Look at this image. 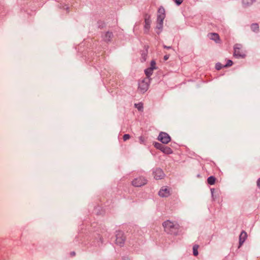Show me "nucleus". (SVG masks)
<instances>
[{
	"mask_svg": "<svg viewBox=\"0 0 260 260\" xmlns=\"http://www.w3.org/2000/svg\"><path fill=\"white\" fill-rule=\"evenodd\" d=\"M162 226L166 233L173 235H177L180 228L177 222L169 220L164 221L162 223Z\"/></svg>",
	"mask_w": 260,
	"mask_h": 260,
	"instance_id": "1",
	"label": "nucleus"
},
{
	"mask_svg": "<svg viewBox=\"0 0 260 260\" xmlns=\"http://www.w3.org/2000/svg\"><path fill=\"white\" fill-rule=\"evenodd\" d=\"M149 81L150 79L145 78L139 82L138 89L141 92L144 93L148 90Z\"/></svg>",
	"mask_w": 260,
	"mask_h": 260,
	"instance_id": "2",
	"label": "nucleus"
},
{
	"mask_svg": "<svg viewBox=\"0 0 260 260\" xmlns=\"http://www.w3.org/2000/svg\"><path fill=\"white\" fill-rule=\"evenodd\" d=\"M147 180L143 177L135 178L132 182V184L135 187H141L147 183Z\"/></svg>",
	"mask_w": 260,
	"mask_h": 260,
	"instance_id": "3",
	"label": "nucleus"
},
{
	"mask_svg": "<svg viewBox=\"0 0 260 260\" xmlns=\"http://www.w3.org/2000/svg\"><path fill=\"white\" fill-rule=\"evenodd\" d=\"M116 243L120 246H122L125 241V237L124 233L121 231H118L116 235Z\"/></svg>",
	"mask_w": 260,
	"mask_h": 260,
	"instance_id": "4",
	"label": "nucleus"
},
{
	"mask_svg": "<svg viewBox=\"0 0 260 260\" xmlns=\"http://www.w3.org/2000/svg\"><path fill=\"white\" fill-rule=\"evenodd\" d=\"M171 188L167 186H162L158 192V195L161 198H167L171 194Z\"/></svg>",
	"mask_w": 260,
	"mask_h": 260,
	"instance_id": "5",
	"label": "nucleus"
},
{
	"mask_svg": "<svg viewBox=\"0 0 260 260\" xmlns=\"http://www.w3.org/2000/svg\"><path fill=\"white\" fill-rule=\"evenodd\" d=\"M165 16V9L162 7L159 8L158 10L157 24H163V21Z\"/></svg>",
	"mask_w": 260,
	"mask_h": 260,
	"instance_id": "6",
	"label": "nucleus"
},
{
	"mask_svg": "<svg viewBox=\"0 0 260 260\" xmlns=\"http://www.w3.org/2000/svg\"><path fill=\"white\" fill-rule=\"evenodd\" d=\"M158 140L162 143L168 144L171 141V138L168 134L161 132L158 137Z\"/></svg>",
	"mask_w": 260,
	"mask_h": 260,
	"instance_id": "7",
	"label": "nucleus"
},
{
	"mask_svg": "<svg viewBox=\"0 0 260 260\" xmlns=\"http://www.w3.org/2000/svg\"><path fill=\"white\" fill-rule=\"evenodd\" d=\"M155 65L156 63L155 61L152 60L150 63V67L145 70V73L147 77V78L148 79V78L152 75L153 70L156 69Z\"/></svg>",
	"mask_w": 260,
	"mask_h": 260,
	"instance_id": "8",
	"label": "nucleus"
},
{
	"mask_svg": "<svg viewBox=\"0 0 260 260\" xmlns=\"http://www.w3.org/2000/svg\"><path fill=\"white\" fill-rule=\"evenodd\" d=\"M154 178L156 180L161 179L165 177V174L160 169H156L153 172Z\"/></svg>",
	"mask_w": 260,
	"mask_h": 260,
	"instance_id": "9",
	"label": "nucleus"
},
{
	"mask_svg": "<svg viewBox=\"0 0 260 260\" xmlns=\"http://www.w3.org/2000/svg\"><path fill=\"white\" fill-rule=\"evenodd\" d=\"M234 56L237 57H244L245 53L241 50L240 45H236L234 47Z\"/></svg>",
	"mask_w": 260,
	"mask_h": 260,
	"instance_id": "10",
	"label": "nucleus"
},
{
	"mask_svg": "<svg viewBox=\"0 0 260 260\" xmlns=\"http://www.w3.org/2000/svg\"><path fill=\"white\" fill-rule=\"evenodd\" d=\"M113 37L111 32L107 31L103 36V39L105 42H108L111 41Z\"/></svg>",
	"mask_w": 260,
	"mask_h": 260,
	"instance_id": "11",
	"label": "nucleus"
},
{
	"mask_svg": "<svg viewBox=\"0 0 260 260\" xmlns=\"http://www.w3.org/2000/svg\"><path fill=\"white\" fill-rule=\"evenodd\" d=\"M208 36L211 40H214L216 43L219 42V36L217 34L210 33L208 34Z\"/></svg>",
	"mask_w": 260,
	"mask_h": 260,
	"instance_id": "12",
	"label": "nucleus"
},
{
	"mask_svg": "<svg viewBox=\"0 0 260 260\" xmlns=\"http://www.w3.org/2000/svg\"><path fill=\"white\" fill-rule=\"evenodd\" d=\"M246 238H247V233L245 231L242 232L239 236L240 246L242 245V244L244 243V242L245 241Z\"/></svg>",
	"mask_w": 260,
	"mask_h": 260,
	"instance_id": "13",
	"label": "nucleus"
},
{
	"mask_svg": "<svg viewBox=\"0 0 260 260\" xmlns=\"http://www.w3.org/2000/svg\"><path fill=\"white\" fill-rule=\"evenodd\" d=\"M145 26H144V27H145V29L146 30H148L150 27V24H151V21L150 20V16H148L147 17H146L145 19Z\"/></svg>",
	"mask_w": 260,
	"mask_h": 260,
	"instance_id": "14",
	"label": "nucleus"
},
{
	"mask_svg": "<svg viewBox=\"0 0 260 260\" xmlns=\"http://www.w3.org/2000/svg\"><path fill=\"white\" fill-rule=\"evenodd\" d=\"M161 151L166 154H170L173 153L172 150L169 147L164 146Z\"/></svg>",
	"mask_w": 260,
	"mask_h": 260,
	"instance_id": "15",
	"label": "nucleus"
},
{
	"mask_svg": "<svg viewBox=\"0 0 260 260\" xmlns=\"http://www.w3.org/2000/svg\"><path fill=\"white\" fill-rule=\"evenodd\" d=\"M251 30L255 32H257L259 31V26L257 23H253L251 25Z\"/></svg>",
	"mask_w": 260,
	"mask_h": 260,
	"instance_id": "16",
	"label": "nucleus"
},
{
	"mask_svg": "<svg viewBox=\"0 0 260 260\" xmlns=\"http://www.w3.org/2000/svg\"><path fill=\"white\" fill-rule=\"evenodd\" d=\"M255 0H243V4L245 6H249L253 4Z\"/></svg>",
	"mask_w": 260,
	"mask_h": 260,
	"instance_id": "17",
	"label": "nucleus"
},
{
	"mask_svg": "<svg viewBox=\"0 0 260 260\" xmlns=\"http://www.w3.org/2000/svg\"><path fill=\"white\" fill-rule=\"evenodd\" d=\"M208 183L210 185H213L215 183V178L213 176H210L208 178Z\"/></svg>",
	"mask_w": 260,
	"mask_h": 260,
	"instance_id": "18",
	"label": "nucleus"
},
{
	"mask_svg": "<svg viewBox=\"0 0 260 260\" xmlns=\"http://www.w3.org/2000/svg\"><path fill=\"white\" fill-rule=\"evenodd\" d=\"M154 147L156 148V149H158L160 150H162L164 146L165 145H163L162 144L159 143H157V142H155L154 144Z\"/></svg>",
	"mask_w": 260,
	"mask_h": 260,
	"instance_id": "19",
	"label": "nucleus"
},
{
	"mask_svg": "<svg viewBox=\"0 0 260 260\" xmlns=\"http://www.w3.org/2000/svg\"><path fill=\"white\" fill-rule=\"evenodd\" d=\"M198 248H199V246L197 245L193 246V255L194 256H197L198 254Z\"/></svg>",
	"mask_w": 260,
	"mask_h": 260,
	"instance_id": "20",
	"label": "nucleus"
},
{
	"mask_svg": "<svg viewBox=\"0 0 260 260\" xmlns=\"http://www.w3.org/2000/svg\"><path fill=\"white\" fill-rule=\"evenodd\" d=\"M135 107L137 108L139 111H141L143 109V106L142 104H135Z\"/></svg>",
	"mask_w": 260,
	"mask_h": 260,
	"instance_id": "21",
	"label": "nucleus"
},
{
	"mask_svg": "<svg viewBox=\"0 0 260 260\" xmlns=\"http://www.w3.org/2000/svg\"><path fill=\"white\" fill-rule=\"evenodd\" d=\"M131 138V136L129 134H125L123 136V139L124 141L128 140Z\"/></svg>",
	"mask_w": 260,
	"mask_h": 260,
	"instance_id": "22",
	"label": "nucleus"
},
{
	"mask_svg": "<svg viewBox=\"0 0 260 260\" xmlns=\"http://www.w3.org/2000/svg\"><path fill=\"white\" fill-rule=\"evenodd\" d=\"M233 62L231 60H228L227 63L224 66V67H230L232 65Z\"/></svg>",
	"mask_w": 260,
	"mask_h": 260,
	"instance_id": "23",
	"label": "nucleus"
},
{
	"mask_svg": "<svg viewBox=\"0 0 260 260\" xmlns=\"http://www.w3.org/2000/svg\"><path fill=\"white\" fill-rule=\"evenodd\" d=\"M222 68V66L221 63H218L216 64V69L217 70H220Z\"/></svg>",
	"mask_w": 260,
	"mask_h": 260,
	"instance_id": "24",
	"label": "nucleus"
},
{
	"mask_svg": "<svg viewBox=\"0 0 260 260\" xmlns=\"http://www.w3.org/2000/svg\"><path fill=\"white\" fill-rule=\"evenodd\" d=\"M163 27V24H157L156 28L161 30Z\"/></svg>",
	"mask_w": 260,
	"mask_h": 260,
	"instance_id": "25",
	"label": "nucleus"
},
{
	"mask_svg": "<svg viewBox=\"0 0 260 260\" xmlns=\"http://www.w3.org/2000/svg\"><path fill=\"white\" fill-rule=\"evenodd\" d=\"M139 140H140V143L142 144L144 142V140H144V138L142 137V136H141V137H139Z\"/></svg>",
	"mask_w": 260,
	"mask_h": 260,
	"instance_id": "26",
	"label": "nucleus"
},
{
	"mask_svg": "<svg viewBox=\"0 0 260 260\" xmlns=\"http://www.w3.org/2000/svg\"><path fill=\"white\" fill-rule=\"evenodd\" d=\"M182 2H183V0H175V3L178 5H180Z\"/></svg>",
	"mask_w": 260,
	"mask_h": 260,
	"instance_id": "27",
	"label": "nucleus"
},
{
	"mask_svg": "<svg viewBox=\"0 0 260 260\" xmlns=\"http://www.w3.org/2000/svg\"><path fill=\"white\" fill-rule=\"evenodd\" d=\"M256 183L258 187L260 189V178L257 180Z\"/></svg>",
	"mask_w": 260,
	"mask_h": 260,
	"instance_id": "28",
	"label": "nucleus"
},
{
	"mask_svg": "<svg viewBox=\"0 0 260 260\" xmlns=\"http://www.w3.org/2000/svg\"><path fill=\"white\" fill-rule=\"evenodd\" d=\"M169 58V55H166L164 57V59L165 60H167Z\"/></svg>",
	"mask_w": 260,
	"mask_h": 260,
	"instance_id": "29",
	"label": "nucleus"
},
{
	"mask_svg": "<svg viewBox=\"0 0 260 260\" xmlns=\"http://www.w3.org/2000/svg\"><path fill=\"white\" fill-rule=\"evenodd\" d=\"M164 47L165 48H166V49H170V48H171V47H170V46H166V45H164Z\"/></svg>",
	"mask_w": 260,
	"mask_h": 260,
	"instance_id": "30",
	"label": "nucleus"
},
{
	"mask_svg": "<svg viewBox=\"0 0 260 260\" xmlns=\"http://www.w3.org/2000/svg\"><path fill=\"white\" fill-rule=\"evenodd\" d=\"M65 6H66V7H63V8H64V9H66L67 10H68V11L69 7H68V6H66V5Z\"/></svg>",
	"mask_w": 260,
	"mask_h": 260,
	"instance_id": "31",
	"label": "nucleus"
},
{
	"mask_svg": "<svg viewBox=\"0 0 260 260\" xmlns=\"http://www.w3.org/2000/svg\"><path fill=\"white\" fill-rule=\"evenodd\" d=\"M160 31H161V30H160V31H159V32H157V34H159V32H160Z\"/></svg>",
	"mask_w": 260,
	"mask_h": 260,
	"instance_id": "32",
	"label": "nucleus"
},
{
	"mask_svg": "<svg viewBox=\"0 0 260 260\" xmlns=\"http://www.w3.org/2000/svg\"><path fill=\"white\" fill-rule=\"evenodd\" d=\"M160 31H161V30H160V31H159V32H157V34H159V32H160Z\"/></svg>",
	"mask_w": 260,
	"mask_h": 260,
	"instance_id": "33",
	"label": "nucleus"
}]
</instances>
